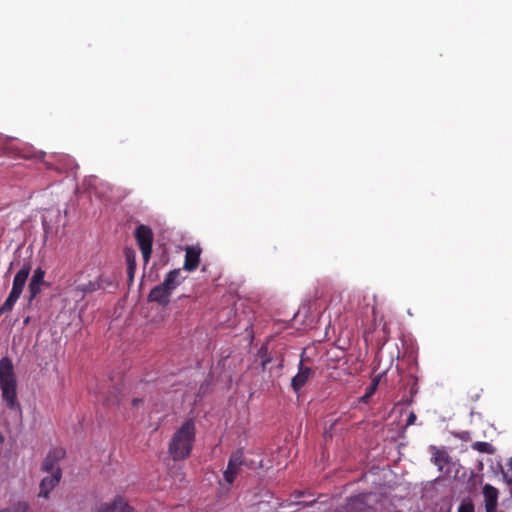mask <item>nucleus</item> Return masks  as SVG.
<instances>
[{
  "label": "nucleus",
  "mask_w": 512,
  "mask_h": 512,
  "mask_svg": "<svg viewBox=\"0 0 512 512\" xmlns=\"http://www.w3.org/2000/svg\"><path fill=\"white\" fill-rule=\"evenodd\" d=\"M65 456L62 448H54L50 450L42 463V470L47 473H53L58 467L57 463Z\"/></svg>",
  "instance_id": "10"
},
{
  "label": "nucleus",
  "mask_w": 512,
  "mask_h": 512,
  "mask_svg": "<svg viewBox=\"0 0 512 512\" xmlns=\"http://www.w3.org/2000/svg\"><path fill=\"white\" fill-rule=\"evenodd\" d=\"M62 477L60 468H57L50 476L44 477L40 483L39 497L48 498L50 492L58 485Z\"/></svg>",
  "instance_id": "8"
},
{
  "label": "nucleus",
  "mask_w": 512,
  "mask_h": 512,
  "mask_svg": "<svg viewBox=\"0 0 512 512\" xmlns=\"http://www.w3.org/2000/svg\"><path fill=\"white\" fill-rule=\"evenodd\" d=\"M135 239L142 252L144 263L150 260L153 246V232L149 226L139 225L135 230Z\"/></svg>",
  "instance_id": "5"
},
{
  "label": "nucleus",
  "mask_w": 512,
  "mask_h": 512,
  "mask_svg": "<svg viewBox=\"0 0 512 512\" xmlns=\"http://www.w3.org/2000/svg\"><path fill=\"white\" fill-rule=\"evenodd\" d=\"M458 437H459L461 440L466 441V440L470 439V433H469V432H467V431H464V432H461V433L458 435Z\"/></svg>",
  "instance_id": "26"
},
{
  "label": "nucleus",
  "mask_w": 512,
  "mask_h": 512,
  "mask_svg": "<svg viewBox=\"0 0 512 512\" xmlns=\"http://www.w3.org/2000/svg\"><path fill=\"white\" fill-rule=\"evenodd\" d=\"M196 438V424L190 418L185 420L182 425L172 435L168 453L174 461L185 460L190 457Z\"/></svg>",
  "instance_id": "1"
},
{
  "label": "nucleus",
  "mask_w": 512,
  "mask_h": 512,
  "mask_svg": "<svg viewBox=\"0 0 512 512\" xmlns=\"http://www.w3.org/2000/svg\"><path fill=\"white\" fill-rule=\"evenodd\" d=\"M511 481H512V479H511Z\"/></svg>",
  "instance_id": "29"
},
{
  "label": "nucleus",
  "mask_w": 512,
  "mask_h": 512,
  "mask_svg": "<svg viewBox=\"0 0 512 512\" xmlns=\"http://www.w3.org/2000/svg\"><path fill=\"white\" fill-rule=\"evenodd\" d=\"M20 159L25 160H43L45 152L36 150L33 146L23 144L21 146Z\"/></svg>",
  "instance_id": "15"
},
{
  "label": "nucleus",
  "mask_w": 512,
  "mask_h": 512,
  "mask_svg": "<svg viewBox=\"0 0 512 512\" xmlns=\"http://www.w3.org/2000/svg\"><path fill=\"white\" fill-rule=\"evenodd\" d=\"M29 320H30V319H29V317H27V318L25 319L24 323H25V324L29 323Z\"/></svg>",
  "instance_id": "28"
},
{
  "label": "nucleus",
  "mask_w": 512,
  "mask_h": 512,
  "mask_svg": "<svg viewBox=\"0 0 512 512\" xmlns=\"http://www.w3.org/2000/svg\"><path fill=\"white\" fill-rule=\"evenodd\" d=\"M107 285H111V282L106 280L103 276H99L95 280H90L85 284L78 285L75 290L87 294L104 289Z\"/></svg>",
  "instance_id": "12"
},
{
  "label": "nucleus",
  "mask_w": 512,
  "mask_h": 512,
  "mask_svg": "<svg viewBox=\"0 0 512 512\" xmlns=\"http://www.w3.org/2000/svg\"><path fill=\"white\" fill-rule=\"evenodd\" d=\"M127 263V275L130 282L133 281L136 271V255L135 251L131 248H126L124 251Z\"/></svg>",
  "instance_id": "16"
},
{
  "label": "nucleus",
  "mask_w": 512,
  "mask_h": 512,
  "mask_svg": "<svg viewBox=\"0 0 512 512\" xmlns=\"http://www.w3.org/2000/svg\"><path fill=\"white\" fill-rule=\"evenodd\" d=\"M201 248L198 246H188L185 250L184 269L194 271L200 262Z\"/></svg>",
  "instance_id": "11"
},
{
  "label": "nucleus",
  "mask_w": 512,
  "mask_h": 512,
  "mask_svg": "<svg viewBox=\"0 0 512 512\" xmlns=\"http://www.w3.org/2000/svg\"><path fill=\"white\" fill-rule=\"evenodd\" d=\"M377 387H378V380L375 379L372 381L370 386L367 388L366 393L360 398V401L363 403H368L369 399L375 393Z\"/></svg>",
  "instance_id": "20"
},
{
  "label": "nucleus",
  "mask_w": 512,
  "mask_h": 512,
  "mask_svg": "<svg viewBox=\"0 0 512 512\" xmlns=\"http://www.w3.org/2000/svg\"><path fill=\"white\" fill-rule=\"evenodd\" d=\"M432 453V462L438 467L440 471H443L444 466L450 463V456L444 448H438L436 446H430Z\"/></svg>",
  "instance_id": "13"
},
{
  "label": "nucleus",
  "mask_w": 512,
  "mask_h": 512,
  "mask_svg": "<svg viewBox=\"0 0 512 512\" xmlns=\"http://www.w3.org/2000/svg\"><path fill=\"white\" fill-rule=\"evenodd\" d=\"M17 382L14 366L9 357L0 360V390L6 406L13 409L17 404Z\"/></svg>",
  "instance_id": "2"
},
{
  "label": "nucleus",
  "mask_w": 512,
  "mask_h": 512,
  "mask_svg": "<svg viewBox=\"0 0 512 512\" xmlns=\"http://www.w3.org/2000/svg\"><path fill=\"white\" fill-rule=\"evenodd\" d=\"M41 286H42V284H40V283H34L31 281L29 282V284H28V293H29L28 305H31L33 300L37 297V295L40 294Z\"/></svg>",
  "instance_id": "19"
},
{
  "label": "nucleus",
  "mask_w": 512,
  "mask_h": 512,
  "mask_svg": "<svg viewBox=\"0 0 512 512\" xmlns=\"http://www.w3.org/2000/svg\"><path fill=\"white\" fill-rule=\"evenodd\" d=\"M243 465H245V460L242 450L233 452L229 457L227 468L223 473L225 482L231 486L241 472Z\"/></svg>",
  "instance_id": "6"
},
{
  "label": "nucleus",
  "mask_w": 512,
  "mask_h": 512,
  "mask_svg": "<svg viewBox=\"0 0 512 512\" xmlns=\"http://www.w3.org/2000/svg\"><path fill=\"white\" fill-rule=\"evenodd\" d=\"M99 512H133V508L127 504L124 498L118 496L111 504L102 507Z\"/></svg>",
  "instance_id": "14"
},
{
  "label": "nucleus",
  "mask_w": 512,
  "mask_h": 512,
  "mask_svg": "<svg viewBox=\"0 0 512 512\" xmlns=\"http://www.w3.org/2000/svg\"><path fill=\"white\" fill-rule=\"evenodd\" d=\"M486 512H496L498 505L499 491L491 484H485L482 489Z\"/></svg>",
  "instance_id": "9"
},
{
  "label": "nucleus",
  "mask_w": 512,
  "mask_h": 512,
  "mask_svg": "<svg viewBox=\"0 0 512 512\" xmlns=\"http://www.w3.org/2000/svg\"><path fill=\"white\" fill-rule=\"evenodd\" d=\"M0 512H31L30 509H29V506L28 504L26 503H18L17 505L11 507V508H8V509H4Z\"/></svg>",
  "instance_id": "22"
},
{
  "label": "nucleus",
  "mask_w": 512,
  "mask_h": 512,
  "mask_svg": "<svg viewBox=\"0 0 512 512\" xmlns=\"http://www.w3.org/2000/svg\"><path fill=\"white\" fill-rule=\"evenodd\" d=\"M181 271L174 269L167 273L164 281L153 287L148 294V301L165 308L170 303L173 291L181 284Z\"/></svg>",
  "instance_id": "3"
},
{
  "label": "nucleus",
  "mask_w": 512,
  "mask_h": 512,
  "mask_svg": "<svg viewBox=\"0 0 512 512\" xmlns=\"http://www.w3.org/2000/svg\"><path fill=\"white\" fill-rule=\"evenodd\" d=\"M44 277H45V271L41 267H38L37 269H35L30 281L34 282V283H40L42 285H45Z\"/></svg>",
  "instance_id": "21"
},
{
  "label": "nucleus",
  "mask_w": 512,
  "mask_h": 512,
  "mask_svg": "<svg viewBox=\"0 0 512 512\" xmlns=\"http://www.w3.org/2000/svg\"><path fill=\"white\" fill-rule=\"evenodd\" d=\"M143 401L144 400L142 398H134L132 400V405L137 408V407H139L140 404L143 403Z\"/></svg>",
  "instance_id": "27"
},
{
  "label": "nucleus",
  "mask_w": 512,
  "mask_h": 512,
  "mask_svg": "<svg viewBox=\"0 0 512 512\" xmlns=\"http://www.w3.org/2000/svg\"><path fill=\"white\" fill-rule=\"evenodd\" d=\"M30 271V264L25 263L15 274L12 283V289L4 303L0 306V316L13 310L15 303L18 301L23 292L27 279L30 275Z\"/></svg>",
  "instance_id": "4"
},
{
  "label": "nucleus",
  "mask_w": 512,
  "mask_h": 512,
  "mask_svg": "<svg viewBox=\"0 0 512 512\" xmlns=\"http://www.w3.org/2000/svg\"><path fill=\"white\" fill-rule=\"evenodd\" d=\"M3 154L13 157L15 159H20L21 146H17L13 144L9 140H5L2 147L0 148Z\"/></svg>",
  "instance_id": "17"
},
{
  "label": "nucleus",
  "mask_w": 512,
  "mask_h": 512,
  "mask_svg": "<svg viewBox=\"0 0 512 512\" xmlns=\"http://www.w3.org/2000/svg\"><path fill=\"white\" fill-rule=\"evenodd\" d=\"M416 386H417V385H416V383H414V384H413V386H412V388H411V390H410L411 397H410V399L408 400V404H411V403H412V401H413V397H414V395L417 393V387H416Z\"/></svg>",
  "instance_id": "25"
},
{
  "label": "nucleus",
  "mask_w": 512,
  "mask_h": 512,
  "mask_svg": "<svg viewBox=\"0 0 512 512\" xmlns=\"http://www.w3.org/2000/svg\"><path fill=\"white\" fill-rule=\"evenodd\" d=\"M315 371L305 366L303 360H300L298 372L291 380V387L295 393H299L300 390L306 385V383L313 378Z\"/></svg>",
  "instance_id": "7"
},
{
  "label": "nucleus",
  "mask_w": 512,
  "mask_h": 512,
  "mask_svg": "<svg viewBox=\"0 0 512 512\" xmlns=\"http://www.w3.org/2000/svg\"><path fill=\"white\" fill-rule=\"evenodd\" d=\"M473 450H476L480 453H486V454H494L495 448L488 442H482V441H476L471 445Z\"/></svg>",
  "instance_id": "18"
},
{
  "label": "nucleus",
  "mask_w": 512,
  "mask_h": 512,
  "mask_svg": "<svg viewBox=\"0 0 512 512\" xmlns=\"http://www.w3.org/2000/svg\"><path fill=\"white\" fill-rule=\"evenodd\" d=\"M416 420H417V416H416V414H415L413 411H411V412L409 413V415H408L407 420H406V426L414 425V424H415V422H416Z\"/></svg>",
  "instance_id": "24"
},
{
  "label": "nucleus",
  "mask_w": 512,
  "mask_h": 512,
  "mask_svg": "<svg viewBox=\"0 0 512 512\" xmlns=\"http://www.w3.org/2000/svg\"><path fill=\"white\" fill-rule=\"evenodd\" d=\"M458 512H475L474 504L471 500H463L458 507Z\"/></svg>",
  "instance_id": "23"
}]
</instances>
